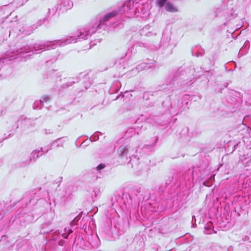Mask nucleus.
Returning <instances> with one entry per match:
<instances>
[{"instance_id":"f257e3e1","label":"nucleus","mask_w":251,"mask_h":251,"mask_svg":"<svg viewBox=\"0 0 251 251\" xmlns=\"http://www.w3.org/2000/svg\"><path fill=\"white\" fill-rule=\"evenodd\" d=\"M129 2L122 5L118 11L115 10L105 15L99 22L94 24H90L83 28L80 29L77 35H74L63 40H56L54 41H46L40 43H35L33 46H28V58L33 53H40L44 50L54 49L57 47L64 46L72 43H76L82 40L88 39L94 34L98 29L103 28L104 26L108 27L112 25V18L118 14L125 13L128 17H132L134 15H131L129 8H124Z\"/></svg>"},{"instance_id":"f03ea898","label":"nucleus","mask_w":251,"mask_h":251,"mask_svg":"<svg viewBox=\"0 0 251 251\" xmlns=\"http://www.w3.org/2000/svg\"><path fill=\"white\" fill-rule=\"evenodd\" d=\"M124 8H129L130 15H134L136 17L143 18L148 17L150 14L149 5L144 3L141 0L136 1V0H130Z\"/></svg>"},{"instance_id":"7ed1b4c3","label":"nucleus","mask_w":251,"mask_h":251,"mask_svg":"<svg viewBox=\"0 0 251 251\" xmlns=\"http://www.w3.org/2000/svg\"><path fill=\"white\" fill-rule=\"evenodd\" d=\"M137 149L133 146V144L123 145L119 147L117 153L118 156L124 163H127L131 164L132 157L135 158V154L136 153Z\"/></svg>"},{"instance_id":"20e7f679","label":"nucleus","mask_w":251,"mask_h":251,"mask_svg":"<svg viewBox=\"0 0 251 251\" xmlns=\"http://www.w3.org/2000/svg\"><path fill=\"white\" fill-rule=\"evenodd\" d=\"M47 197L46 199H41L38 200V203H42V202L45 201L44 206L46 208H49L50 212V218L48 221V223H51L53 219L54 215V208L55 207L56 205V202L55 199L52 196V194H50L48 192H47Z\"/></svg>"},{"instance_id":"39448f33","label":"nucleus","mask_w":251,"mask_h":251,"mask_svg":"<svg viewBox=\"0 0 251 251\" xmlns=\"http://www.w3.org/2000/svg\"><path fill=\"white\" fill-rule=\"evenodd\" d=\"M43 152H44V151H43L42 148H41L40 150L36 149L32 151L30 155H29L28 154H25V158L21 160V162L23 163V166H26L29 164L31 161H34L40 156H41Z\"/></svg>"},{"instance_id":"423d86ee","label":"nucleus","mask_w":251,"mask_h":251,"mask_svg":"<svg viewBox=\"0 0 251 251\" xmlns=\"http://www.w3.org/2000/svg\"><path fill=\"white\" fill-rule=\"evenodd\" d=\"M73 6V2L71 0H58L57 4V9L63 11L71 9Z\"/></svg>"},{"instance_id":"0eeeda50","label":"nucleus","mask_w":251,"mask_h":251,"mask_svg":"<svg viewBox=\"0 0 251 251\" xmlns=\"http://www.w3.org/2000/svg\"><path fill=\"white\" fill-rule=\"evenodd\" d=\"M6 60L7 58H0V75L3 76H6L11 72V69L10 68H7L6 66H1V64L4 62V61Z\"/></svg>"},{"instance_id":"6e6552de","label":"nucleus","mask_w":251,"mask_h":251,"mask_svg":"<svg viewBox=\"0 0 251 251\" xmlns=\"http://www.w3.org/2000/svg\"><path fill=\"white\" fill-rule=\"evenodd\" d=\"M165 9L166 11L171 13H176L178 11V9L175 6L173 3L168 2L165 5Z\"/></svg>"},{"instance_id":"1a4fd4ad","label":"nucleus","mask_w":251,"mask_h":251,"mask_svg":"<svg viewBox=\"0 0 251 251\" xmlns=\"http://www.w3.org/2000/svg\"><path fill=\"white\" fill-rule=\"evenodd\" d=\"M50 97L48 95H45L42 97L41 100L35 101L33 104V108H38L39 107L36 105L37 103H40L41 104H43L44 102H48L50 101Z\"/></svg>"},{"instance_id":"9d476101","label":"nucleus","mask_w":251,"mask_h":251,"mask_svg":"<svg viewBox=\"0 0 251 251\" xmlns=\"http://www.w3.org/2000/svg\"><path fill=\"white\" fill-rule=\"evenodd\" d=\"M22 124L24 125L25 128H29L34 126L35 123L33 120L25 118L22 121Z\"/></svg>"},{"instance_id":"9b49d317","label":"nucleus","mask_w":251,"mask_h":251,"mask_svg":"<svg viewBox=\"0 0 251 251\" xmlns=\"http://www.w3.org/2000/svg\"><path fill=\"white\" fill-rule=\"evenodd\" d=\"M169 84H166V85L163 84L162 86L164 87L163 88V90H165L166 89H168L170 88H171L172 87L174 86H176V84L178 83V80H177V79L176 80L175 77L174 79H171V80H169Z\"/></svg>"},{"instance_id":"f8f14e48","label":"nucleus","mask_w":251,"mask_h":251,"mask_svg":"<svg viewBox=\"0 0 251 251\" xmlns=\"http://www.w3.org/2000/svg\"><path fill=\"white\" fill-rule=\"evenodd\" d=\"M204 229L205 230V233L207 234H211L212 233H216V231H214V230L212 228V223H210L207 224L204 226Z\"/></svg>"},{"instance_id":"ddd939ff","label":"nucleus","mask_w":251,"mask_h":251,"mask_svg":"<svg viewBox=\"0 0 251 251\" xmlns=\"http://www.w3.org/2000/svg\"><path fill=\"white\" fill-rule=\"evenodd\" d=\"M168 0H156V3L157 5L160 8H162L163 6L165 7V5L167 2Z\"/></svg>"},{"instance_id":"4468645a","label":"nucleus","mask_w":251,"mask_h":251,"mask_svg":"<svg viewBox=\"0 0 251 251\" xmlns=\"http://www.w3.org/2000/svg\"><path fill=\"white\" fill-rule=\"evenodd\" d=\"M135 132V130L133 128H130L126 132L125 134L126 136L128 137L134 135Z\"/></svg>"},{"instance_id":"2eb2a0df","label":"nucleus","mask_w":251,"mask_h":251,"mask_svg":"<svg viewBox=\"0 0 251 251\" xmlns=\"http://www.w3.org/2000/svg\"><path fill=\"white\" fill-rule=\"evenodd\" d=\"M64 231L65 233H64L62 234V236L64 239H67L68 237V235L73 232V230L72 229H67L66 227L64 229Z\"/></svg>"},{"instance_id":"dca6fc26","label":"nucleus","mask_w":251,"mask_h":251,"mask_svg":"<svg viewBox=\"0 0 251 251\" xmlns=\"http://www.w3.org/2000/svg\"><path fill=\"white\" fill-rule=\"evenodd\" d=\"M61 138H58L56 140L52 142L51 146H53L55 143H58L56 145L57 147H62L63 145V142L61 141Z\"/></svg>"},{"instance_id":"f3484780","label":"nucleus","mask_w":251,"mask_h":251,"mask_svg":"<svg viewBox=\"0 0 251 251\" xmlns=\"http://www.w3.org/2000/svg\"><path fill=\"white\" fill-rule=\"evenodd\" d=\"M242 161L245 166H249L250 165L249 163L251 162V157H245L244 159H242Z\"/></svg>"},{"instance_id":"a211bd4d","label":"nucleus","mask_w":251,"mask_h":251,"mask_svg":"<svg viewBox=\"0 0 251 251\" xmlns=\"http://www.w3.org/2000/svg\"><path fill=\"white\" fill-rule=\"evenodd\" d=\"M33 30L32 29L23 30L22 33L25 35H28L31 34L33 32Z\"/></svg>"},{"instance_id":"6ab92c4d","label":"nucleus","mask_w":251,"mask_h":251,"mask_svg":"<svg viewBox=\"0 0 251 251\" xmlns=\"http://www.w3.org/2000/svg\"><path fill=\"white\" fill-rule=\"evenodd\" d=\"M53 133V130L50 128H46L44 130V133L45 135H49Z\"/></svg>"},{"instance_id":"aec40b11","label":"nucleus","mask_w":251,"mask_h":251,"mask_svg":"<svg viewBox=\"0 0 251 251\" xmlns=\"http://www.w3.org/2000/svg\"><path fill=\"white\" fill-rule=\"evenodd\" d=\"M58 9H57V7L56 8H52V9H50V8H49L48 9V13L50 15V14H52V15H54L55 14V13L56 12V11Z\"/></svg>"},{"instance_id":"412c9836","label":"nucleus","mask_w":251,"mask_h":251,"mask_svg":"<svg viewBox=\"0 0 251 251\" xmlns=\"http://www.w3.org/2000/svg\"><path fill=\"white\" fill-rule=\"evenodd\" d=\"M105 167V165L104 164H100V165H99L97 166V170L98 171H100L101 170H102L103 168H104Z\"/></svg>"},{"instance_id":"4be33fe9","label":"nucleus","mask_w":251,"mask_h":251,"mask_svg":"<svg viewBox=\"0 0 251 251\" xmlns=\"http://www.w3.org/2000/svg\"><path fill=\"white\" fill-rule=\"evenodd\" d=\"M147 65L145 63H142L138 66L137 69H144L146 67Z\"/></svg>"},{"instance_id":"5701e85b","label":"nucleus","mask_w":251,"mask_h":251,"mask_svg":"<svg viewBox=\"0 0 251 251\" xmlns=\"http://www.w3.org/2000/svg\"><path fill=\"white\" fill-rule=\"evenodd\" d=\"M0 116L4 115L6 113V109L5 108H2L0 110Z\"/></svg>"},{"instance_id":"b1692460","label":"nucleus","mask_w":251,"mask_h":251,"mask_svg":"<svg viewBox=\"0 0 251 251\" xmlns=\"http://www.w3.org/2000/svg\"><path fill=\"white\" fill-rule=\"evenodd\" d=\"M99 137L98 135H94L92 138V140L96 141L99 140Z\"/></svg>"},{"instance_id":"393cba45","label":"nucleus","mask_w":251,"mask_h":251,"mask_svg":"<svg viewBox=\"0 0 251 251\" xmlns=\"http://www.w3.org/2000/svg\"><path fill=\"white\" fill-rule=\"evenodd\" d=\"M175 77L176 78V79H177V80L178 79V78H177V73H176V75H174L172 76V77L170 78V79H174Z\"/></svg>"},{"instance_id":"a878e982","label":"nucleus","mask_w":251,"mask_h":251,"mask_svg":"<svg viewBox=\"0 0 251 251\" xmlns=\"http://www.w3.org/2000/svg\"><path fill=\"white\" fill-rule=\"evenodd\" d=\"M36 105H37L39 107L38 108V109H40L42 107L43 104H41L40 103H37L36 104ZM36 109H37V108H36Z\"/></svg>"},{"instance_id":"bb28decb","label":"nucleus","mask_w":251,"mask_h":251,"mask_svg":"<svg viewBox=\"0 0 251 251\" xmlns=\"http://www.w3.org/2000/svg\"><path fill=\"white\" fill-rule=\"evenodd\" d=\"M78 82V78H76V81H72V80H70V81L69 82V83H74Z\"/></svg>"},{"instance_id":"cd10ccee","label":"nucleus","mask_w":251,"mask_h":251,"mask_svg":"<svg viewBox=\"0 0 251 251\" xmlns=\"http://www.w3.org/2000/svg\"><path fill=\"white\" fill-rule=\"evenodd\" d=\"M197 57H199V56H201L203 55V54L200 52H197L196 55H195Z\"/></svg>"},{"instance_id":"c85d7f7f","label":"nucleus","mask_w":251,"mask_h":251,"mask_svg":"<svg viewBox=\"0 0 251 251\" xmlns=\"http://www.w3.org/2000/svg\"><path fill=\"white\" fill-rule=\"evenodd\" d=\"M75 219H74V220L72 221L70 223V226L73 227V225L75 224Z\"/></svg>"},{"instance_id":"c756f323","label":"nucleus","mask_w":251,"mask_h":251,"mask_svg":"<svg viewBox=\"0 0 251 251\" xmlns=\"http://www.w3.org/2000/svg\"><path fill=\"white\" fill-rule=\"evenodd\" d=\"M249 239V237L248 236H246L244 238V241H248Z\"/></svg>"},{"instance_id":"7c9ffc66","label":"nucleus","mask_w":251,"mask_h":251,"mask_svg":"<svg viewBox=\"0 0 251 251\" xmlns=\"http://www.w3.org/2000/svg\"><path fill=\"white\" fill-rule=\"evenodd\" d=\"M93 192H94L95 196L96 197L97 195L98 191L96 192L95 190H94Z\"/></svg>"},{"instance_id":"2f4dec72","label":"nucleus","mask_w":251,"mask_h":251,"mask_svg":"<svg viewBox=\"0 0 251 251\" xmlns=\"http://www.w3.org/2000/svg\"><path fill=\"white\" fill-rule=\"evenodd\" d=\"M157 140H158L157 139H155V142H154V145H154L155 144V143L157 142Z\"/></svg>"},{"instance_id":"473e14b6","label":"nucleus","mask_w":251,"mask_h":251,"mask_svg":"<svg viewBox=\"0 0 251 251\" xmlns=\"http://www.w3.org/2000/svg\"><path fill=\"white\" fill-rule=\"evenodd\" d=\"M65 201V200L64 199L61 200V203Z\"/></svg>"},{"instance_id":"72a5a7b5","label":"nucleus","mask_w":251,"mask_h":251,"mask_svg":"<svg viewBox=\"0 0 251 251\" xmlns=\"http://www.w3.org/2000/svg\"><path fill=\"white\" fill-rule=\"evenodd\" d=\"M28 0H25L24 2H26Z\"/></svg>"},{"instance_id":"f704fd0d","label":"nucleus","mask_w":251,"mask_h":251,"mask_svg":"<svg viewBox=\"0 0 251 251\" xmlns=\"http://www.w3.org/2000/svg\"><path fill=\"white\" fill-rule=\"evenodd\" d=\"M24 2H23L21 4V5H23V4H24Z\"/></svg>"},{"instance_id":"c9c22d12","label":"nucleus","mask_w":251,"mask_h":251,"mask_svg":"<svg viewBox=\"0 0 251 251\" xmlns=\"http://www.w3.org/2000/svg\"><path fill=\"white\" fill-rule=\"evenodd\" d=\"M70 85H71V84H68V85H67V87H68V86H70Z\"/></svg>"},{"instance_id":"e433bc0d","label":"nucleus","mask_w":251,"mask_h":251,"mask_svg":"<svg viewBox=\"0 0 251 251\" xmlns=\"http://www.w3.org/2000/svg\"><path fill=\"white\" fill-rule=\"evenodd\" d=\"M48 151H49V150H47L46 151V152H48Z\"/></svg>"},{"instance_id":"4c0bfd02","label":"nucleus","mask_w":251,"mask_h":251,"mask_svg":"<svg viewBox=\"0 0 251 251\" xmlns=\"http://www.w3.org/2000/svg\"><path fill=\"white\" fill-rule=\"evenodd\" d=\"M89 141L92 142V139H91Z\"/></svg>"}]
</instances>
